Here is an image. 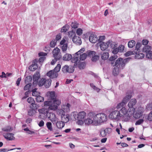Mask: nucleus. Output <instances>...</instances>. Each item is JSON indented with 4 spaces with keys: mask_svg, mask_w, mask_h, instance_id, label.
<instances>
[{
    "mask_svg": "<svg viewBox=\"0 0 152 152\" xmlns=\"http://www.w3.org/2000/svg\"><path fill=\"white\" fill-rule=\"evenodd\" d=\"M47 94L49 96L50 100L45 101L44 105L48 107L49 110H56L61 103V100L56 98L55 93L54 91L48 92Z\"/></svg>",
    "mask_w": 152,
    "mask_h": 152,
    "instance_id": "1",
    "label": "nucleus"
},
{
    "mask_svg": "<svg viewBox=\"0 0 152 152\" xmlns=\"http://www.w3.org/2000/svg\"><path fill=\"white\" fill-rule=\"evenodd\" d=\"M39 113V117L45 119L48 118L52 122H55L57 121L58 118L53 113H49L47 109L42 108L38 110Z\"/></svg>",
    "mask_w": 152,
    "mask_h": 152,
    "instance_id": "2",
    "label": "nucleus"
},
{
    "mask_svg": "<svg viewBox=\"0 0 152 152\" xmlns=\"http://www.w3.org/2000/svg\"><path fill=\"white\" fill-rule=\"evenodd\" d=\"M130 58H128L123 60L121 58H118L115 63V67L113 70V73L114 76L117 75L119 73V68L123 69L125 65L126 62L129 61Z\"/></svg>",
    "mask_w": 152,
    "mask_h": 152,
    "instance_id": "3",
    "label": "nucleus"
},
{
    "mask_svg": "<svg viewBox=\"0 0 152 152\" xmlns=\"http://www.w3.org/2000/svg\"><path fill=\"white\" fill-rule=\"evenodd\" d=\"M89 116L90 118L94 117L96 121L95 124L97 126L106 121L107 118V115L103 113H99L95 114L93 113H89Z\"/></svg>",
    "mask_w": 152,
    "mask_h": 152,
    "instance_id": "4",
    "label": "nucleus"
},
{
    "mask_svg": "<svg viewBox=\"0 0 152 152\" xmlns=\"http://www.w3.org/2000/svg\"><path fill=\"white\" fill-rule=\"evenodd\" d=\"M109 117L111 119L117 121L123 118V115L120 113V111L116 110L112 111L109 115Z\"/></svg>",
    "mask_w": 152,
    "mask_h": 152,
    "instance_id": "5",
    "label": "nucleus"
},
{
    "mask_svg": "<svg viewBox=\"0 0 152 152\" xmlns=\"http://www.w3.org/2000/svg\"><path fill=\"white\" fill-rule=\"evenodd\" d=\"M120 113H122V114L123 116V118L124 117V116L127 117L128 118H130L131 116L134 114L135 111V109L134 108H132V111L130 109L129 111V109L127 110L126 106L123 108H122L119 111Z\"/></svg>",
    "mask_w": 152,
    "mask_h": 152,
    "instance_id": "6",
    "label": "nucleus"
},
{
    "mask_svg": "<svg viewBox=\"0 0 152 152\" xmlns=\"http://www.w3.org/2000/svg\"><path fill=\"white\" fill-rule=\"evenodd\" d=\"M144 111V108L142 107H138L135 114H133L134 117L136 119L140 118L142 116Z\"/></svg>",
    "mask_w": 152,
    "mask_h": 152,
    "instance_id": "7",
    "label": "nucleus"
},
{
    "mask_svg": "<svg viewBox=\"0 0 152 152\" xmlns=\"http://www.w3.org/2000/svg\"><path fill=\"white\" fill-rule=\"evenodd\" d=\"M61 70L64 73H71L74 72V69L72 66L69 67L68 65H65L62 68Z\"/></svg>",
    "mask_w": 152,
    "mask_h": 152,
    "instance_id": "8",
    "label": "nucleus"
},
{
    "mask_svg": "<svg viewBox=\"0 0 152 152\" xmlns=\"http://www.w3.org/2000/svg\"><path fill=\"white\" fill-rule=\"evenodd\" d=\"M89 118H87L85 119L84 121V122L86 124L90 125L92 124V125L97 126L95 124V120L94 118V117H90L88 115Z\"/></svg>",
    "mask_w": 152,
    "mask_h": 152,
    "instance_id": "9",
    "label": "nucleus"
},
{
    "mask_svg": "<svg viewBox=\"0 0 152 152\" xmlns=\"http://www.w3.org/2000/svg\"><path fill=\"white\" fill-rule=\"evenodd\" d=\"M3 135L6 139L9 140H12L15 139L14 134L12 133H3Z\"/></svg>",
    "mask_w": 152,
    "mask_h": 152,
    "instance_id": "10",
    "label": "nucleus"
},
{
    "mask_svg": "<svg viewBox=\"0 0 152 152\" xmlns=\"http://www.w3.org/2000/svg\"><path fill=\"white\" fill-rule=\"evenodd\" d=\"M47 75L50 79H53L56 78L58 76V74L53 70H51L47 73Z\"/></svg>",
    "mask_w": 152,
    "mask_h": 152,
    "instance_id": "11",
    "label": "nucleus"
},
{
    "mask_svg": "<svg viewBox=\"0 0 152 152\" xmlns=\"http://www.w3.org/2000/svg\"><path fill=\"white\" fill-rule=\"evenodd\" d=\"M40 77V74L39 72H37L33 76V85L34 86L38 83V80Z\"/></svg>",
    "mask_w": 152,
    "mask_h": 152,
    "instance_id": "12",
    "label": "nucleus"
},
{
    "mask_svg": "<svg viewBox=\"0 0 152 152\" xmlns=\"http://www.w3.org/2000/svg\"><path fill=\"white\" fill-rule=\"evenodd\" d=\"M73 42L77 45H80L82 43L81 38L78 36H74L72 38Z\"/></svg>",
    "mask_w": 152,
    "mask_h": 152,
    "instance_id": "13",
    "label": "nucleus"
},
{
    "mask_svg": "<svg viewBox=\"0 0 152 152\" xmlns=\"http://www.w3.org/2000/svg\"><path fill=\"white\" fill-rule=\"evenodd\" d=\"M37 107L36 106L34 107H30V109L28 110V114L30 116H33L36 113V110Z\"/></svg>",
    "mask_w": 152,
    "mask_h": 152,
    "instance_id": "14",
    "label": "nucleus"
},
{
    "mask_svg": "<svg viewBox=\"0 0 152 152\" xmlns=\"http://www.w3.org/2000/svg\"><path fill=\"white\" fill-rule=\"evenodd\" d=\"M136 102V100L135 99H131L129 102L128 106L132 111V108H134L133 107L135 105Z\"/></svg>",
    "mask_w": 152,
    "mask_h": 152,
    "instance_id": "15",
    "label": "nucleus"
},
{
    "mask_svg": "<svg viewBox=\"0 0 152 152\" xmlns=\"http://www.w3.org/2000/svg\"><path fill=\"white\" fill-rule=\"evenodd\" d=\"M109 46V41L106 42H101L100 44L101 49L102 50H104L107 48Z\"/></svg>",
    "mask_w": 152,
    "mask_h": 152,
    "instance_id": "16",
    "label": "nucleus"
},
{
    "mask_svg": "<svg viewBox=\"0 0 152 152\" xmlns=\"http://www.w3.org/2000/svg\"><path fill=\"white\" fill-rule=\"evenodd\" d=\"M71 59V62L74 63V66L75 67H77L78 64L80 62V61L79 60L78 56H75Z\"/></svg>",
    "mask_w": 152,
    "mask_h": 152,
    "instance_id": "17",
    "label": "nucleus"
},
{
    "mask_svg": "<svg viewBox=\"0 0 152 152\" xmlns=\"http://www.w3.org/2000/svg\"><path fill=\"white\" fill-rule=\"evenodd\" d=\"M38 55L39 56H41L39 58V62H42L46 58L45 56L47 55V53H46L41 52L39 53Z\"/></svg>",
    "mask_w": 152,
    "mask_h": 152,
    "instance_id": "18",
    "label": "nucleus"
},
{
    "mask_svg": "<svg viewBox=\"0 0 152 152\" xmlns=\"http://www.w3.org/2000/svg\"><path fill=\"white\" fill-rule=\"evenodd\" d=\"M98 40V38L96 37V35L94 34H91L89 37V41L92 43L96 42Z\"/></svg>",
    "mask_w": 152,
    "mask_h": 152,
    "instance_id": "19",
    "label": "nucleus"
},
{
    "mask_svg": "<svg viewBox=\"0 0 152 152\" xmlns=\"http://www.w3.org/2000/svg\"><path fill=\"white\" fill-rule=\"evenodd\" d=\"M70 105L69 103H66L62 105L61 108L63 109L65 112H68L70 110Z\"/></svg>",
    "mask_w": 152,
    "mask_h": 152,
    "instance_id": "20",
    "label": "nucleus"
},
{
    "mask_svg": "<svg viewBox=\"0 0 152 152\" xmlns=\"http://www.w3.org/2000/svg\"><path fill=\"white\" fill-rule=\"evenodd\" d=\"M27 101L28 103L31 104L30 107H34L36 106V104H35V101L34 99L31 97L28 98L27 99Z\"/></svg>",
    "mask_w": 152,
    "mask_h": 152,
    "instance_id": "21",
    "label": "nucleus"
},
{
    "mask_svg": "<svg viewBox=\"0 0 152 152\" xmlns=\"http://www.w3.org/2000/svg\"><path fill=\"white\" fill-rule=\"evenodd\" d=\"M38 67L37 64L35 62H33L32 64L29 67V69L31 71H34Z\"/></svg>",
    "mask_w": 152,
    "mask_h": 152,
    "instance_id": "22",
    "label": "nucleus"
},
{
    "mask_svg": "<svg viewBox=\"0 0 152 152\" xmlns=\"http://www.w3.org/2000/svg\"><path fill=\"white\" fill-rule=\"evenodd\" d=\"M86 116V113L84 111L80 112L78 114V119H83L85 118Z\"/></svg>",
    "mask_w": 152,
    "mask_h": 152,
    "instance_id": "23",
    "label": "nucleus"
},
{
    "mask_svg": "<svg viewBox=\"0 0 152 152\" xmlns=\"http://www.w3.org/2000/svg\"><path fill=\"white\" fill-rule=\"evenodd\" d=\"M132 97L131 94H129L126 95L123 99L122 102L126 105L127 102L129 101Z\"/></svg>",
    "mask_w": 152,
    "mask_h": 152,
    "instance_id": "24",
    "label": "nucleus"
},
{
    "mask_svg": "<svg viewBox=\"0 0 152 152\" xmlns=\"http://www.w3.org/2000/svg\"><path fill=\"white\" fill-rule=\"evenodd\" d=\"M135 58H136L138 59H141L143 58L145 56V55L143 53H137L135 52Z\"/></svg>",
    "mask_w": 152,
    "mask_h": 152,
    "instance_id": "25",
    "label": "nucleus"
},
{
    "mask_svg": "<svg viewBox=\"0 0 152 152\" xmlns=\"http://www.w3.org/2000/svg\"><path fill=\"white\" fill-rule=\"evenodd\" d=\"M72 56L69 54L66 53L65 54L63 57V59L64 61H69L72 58Z\"/></svg>",
    "mask_w": 152,
    "mask_h": 152,
    "instance_id": "26",
    "label": "nucleus"
},
{
    "mask_svg": "<svg viewBox=\"0 0 152 152\" xmlns=\"http://www.w3.org/2000/svg\"><path fill=\"white\" fill-rule=\"evenodd\" d=\"M60 51V49L56 47L54 48L53 50V55L55 56L56 55H61Z\"/></svg>",
    "mask_w": 152,
    "mask_h": 152,
    "instance_id": "27",
    "label": "nucleus"
},
{
    "mask_svg": "<svg viewBox=\"0 0 152 152\" xmlns=\"http://www.w3.org/2000/svg\"><path fill=\"white\" fill-rule=\"evenodd\" d=\"M69 115L68 114H66L61 117V120L64 123H66L68 122L69 120Z\"/></svg>",
    "mask_w": 152,
    "mask_h": 152,
    "instance_id": "28",
    "label": "nucleus"
},
{
    "mask_svg": "<svg viewBox=\"0 0 152 152\" xmlns=\"http://www.w3.org/2000/svg\"><path fill=\"white\" fill-rule=\"evenodd\" d=\"M151 47L149 45H147L144 46L142 49V51L143 52L146 53H147L151 51Z\"/></svg>",
    "mask_w": 152,
    "mask_h": 152,
    "instance_id": "29",
    "label": "nucleus"
},
{
    "mask_svg": "<svg viewBox=\"0 0 152 152\" xmlns=\"http://www.w3.org/2000/svg\"><path fill=\"white\" fill-rule=\"evenodd\" d=\"M51 80L50 79H49L47 80L45 79L44 83L45 87L47 88H48L51 85Z\"/></svg>",
    "mask_w": 152,
    "mask_h": 152,
    "instance_id": "30",
    "label": "nucleus"
},
{
    "mask_svg": "<svg viewBox=\"0 0 152 152\" xmlns=\"http://www.w3.org/2000/svg\"><path fill=\"white\" fill-rule=\"evenodd\" d=\"M64 123L63 121H57L56 124L57 127L58 129H61L64 126Z\"/></svg>",
    "mask_w": 152,
    "mask_h": 152,
    "instance_id": "31",
    "label": "nucleus"
},
{
    "mask_svg": "<svg viewBox=\"0 0 152 152\" xmlns=\"http://www.w3.org/2000/svg\"><path fill=\"white\" fill-rule=\"evenodd\" d=\"M136 44V42L134 40L129 41L128 44V47L129 48H132Z\"/></svg>",
    "mask_w": 152,
    "mask_h": 152,
    "instance_id": "32",
    "label": "nucleus"
},
{
    "mask_svg": "<svg viewBox=\"0 0 152 152\" xmlns=\"http://www.w3.org/2000/svg\"><path fill=\"white\" fill-rule=\"evenodd\" d=\"M65 112L64 111L63 109H58L57 110V114L60 115L61 117L64 116L65 115Z\"/></svg>",
    "mask_w": 152,
    "mask_h": 152,
    "instance_id": "33",
    "label": "nucleus"
},
{
    "mask_svg": "<svg viewBox=\"0 0 152 152\" xmlns=\"http://www.w3.org/2000/svg\"><path fill=\"white\" fill-rule=\"evenodd\" d=\"M109 45L112 49H114L117 47V45L115 42H113L112 41L110 40L109 41Z\"/></svg>",
    "mask_w": 152,
    "mask_h": 152,
    "instance_id": "34",
    "label": "nucleus"
},
{
    "mask_svg": "<svg viewBox=\"0 0 152 152\" xmlns=\"http://www.w3.org/2000/svg\"><path fill=\"white\" fill-rule=\"evenodd\" d=\"M126 106V105L122 102L118 103L116 107L117 109H121L122 108Z\"/></svg>",
    "mask_w": 152,
    "mask_h": 152,
    "instance_id": "35",
    "label": "nucleus"
},
{
    "mask_svg": "<svg viewBox=\"0 0 152 152\" xmlns=\"http://www.w3.org/2000/svg\"><path fill=\"white\" fill-rule=\"evenodd\" d=\"M69 28V26L66 24L64 25L61 28V32H66Z\"/></svg>",
    "mask_w": 152,
    "mask_h": 152,
    "instance_id": "36",
    "label": "nucleus"
},
{
    "mask_svg": "<svg viewBox=\"0 0 152 152\" xmlns=\"http://www.w3.org/2000/svg\"><path fill=\"white\" fill-rule=\"evenodd\" d=\"M109 57V54L108 53H103L101 56V58L103 60L107 59Z\"/></svg>",
    "mask_w": 152,
    "mask_h": 152,
    "instance_id": "37",
    "label": "nucleus"
},
{
    "mask_svg": "<svg viewBox=\"0 0 152 152\" xmlns=\"http://www.w3.org/2000/svg\"><path fill=\"white\" fill-rule=\"evenodd\" d=\"M78 113L76 112H73L72 113L71 115L73 117V118H72L73 120H76L78 119Z\"/></svg>",
    "mask_w": 152,
    "mask_h": 152,
    "instance_id": "38",
    "label": "nucleus"
},
{
    "mask_svg": "<svg viewBox=\"0 0 152 152\" xmlns=\"http://www.w3.org/2000/svg\"><path fill=\"white\" fill-rule=\"evenodd\" d=\"M12 130V128L10 126H7L2 129V130L3 131L6 132H10Z\"/></svg>",
    "mask_w": 152,
    "mask_h": 152,
    "instance_id": "39",
    "label": "nucleus"
},
{
    "mask_svg": "<svg viewBox=\"0 0 152 152\" xmlns=\"http://www.w3.org/2000/svg\"><path fill=\"white\" fill-rule=\"evenodd\" d=\"M100 135L102 137H104L107 135V132L104 129H101L100 130Z\"/></svg>",
    "mask_w": 152,
    "mask_h": 152,
    "instance_id": "40",
    "label": "nucleus"
},
{
    "mask_svg": "<svg viewBox=\"0 0 152 152\" xmlns=\"http://www.w3.org/2000/svg\"><path fill=\"white\" fill-rule=\"evenodd\" d=\"M61 68V65L60 64H58L53 70L54 72L58 73L59 72Z\"/></svg>",
    "mask_w": 152,
    "mask_h": 152,
    "instance_id": "41",
    "label": "nucleus"
},
{
    "mask_svg": "<svg viewBox=\"0 0 152 152\" xmlns=\"http://www.w3.org/2000/svg\"><path fill=\"white\" fill-rule=\"evenodd\" d=\"M85 64L84 62H80L78 64L77 67L78 66L79 68L80 69H83L85 66Z\"/></svg>",
    "mask_w": 152,
    "mask_h": 152,
    "instance_id": "42",
    "label": "nucleus"
},
{
    "mask_svg": "<svg viewBox=\"0 0 152 152\" xmlns=\"http://www.w3.org/2000/svg\"><path fill=\"white\" fill-rule=\"evenodd\" d=\"M46 126L48 129L50 131H53L52 124L51 122H48L46 124Z\"/></svg>",
    "mask_w": 152,
    "mask_h": 152,
    "instance_id": "43",
    "label": "nucleus"
},
{
    "mask_svg": "<svg viewBox=\"0 0 152 152\" xmlns=\"http://www.w3.org/2000/svg\"><path fill=\"white\" fill-rule=\"evenodd\" d=\"M87 54L86 53H83L80 55V60L82 61L85 60L87 57Z\"/></svg>",
    "mask_w": 152,
    "mask_h": 152,
    "instance_id": "44",
    "label": "nucleus"
},
{
    "mask_svg": "<svg viewBox=\"0 0 152 152\" xmlns=\"http://www.w3.org/2000/svg\"><path fill=\"white\" fill-rule=\"evenodd\" d=\"M36 100L37 102H41L44 101V98L39 95L36 97Z\"/></svg>",
    "mask_w": 152,
    "mask_h": 152,
    "instance_id": "45",
    "label": "nucleus"
},
{
    "mask_svg": "<svg viewBox=\"0 0 152 152\" xmlns=\"http://www.w3.org/2000/svg\"><path fill=\"white\" fill-rule=\"evenodd\" d=\"M135 51H128L127 52L124 54L125 56H129L132 55H134L135 54Z\"/></svg>",
    "mask_w": 152,
    "mask_h": 152,
    "instance_id": "46",
    "label": "nucleus"
},
{
    "mask_svg": "<svg viewBox=\"0 0 152 152\" xmlns=\"http://www.w3.org/2000/svg\"><path fill=\"white\" fill-rule=\"evenodd\" d=\"M78 26V24L77 22L75 21L72 22L71 24L72 27L75 29L77 28Z\"/></svg>",
    "mask_w": 152,
    "mask_h": 152,
    "instance_id": "47",
    "label": "nucleus"
},
{
    "mask_svg": "<svg viewBox=\"0 0 152 152\" xmlns=\"http://www.w3.org/2000/svg\"><path fill=\"white\" fill-rule=\"evenodd\" d=\"M45 79L42 78L39 80L38 83V85L39 86H42L44 85L45 83Z\"/></svg>",
    "mask_w": 152,
    "mask_h": 152,
    "instance_id": "48",
    "label": "nucleus"
},
{
    "mask_svg": "<svg viewBox=\"0 0 152 152\" xmlns=\"http://www.w3.org/2000/svg\"><path fill=\"white\" fill-rule=\"evenodd\" d=\"M57 42L55 39L53 40L50 43V46L51 47L53 48L56 45Z\"/></svg>",
    "mask_w": 152,
    "mask_h": 152,
    "instance_id": "49",
    "label": "nucleus"
},
{
    "mask_svg": "<svg viewBox=\"0 0 152 152\" xmlns=\"http://www.w3.org/2000/svg\"><path fill=\"white\" fill-rule=\"evenodd\" d=\"M67 44H65L61 45V48L62 52H64L66 50H67Z\"/></svg>",
    "mask_w": 152,
    "mask_h": 152,
    "instance_id": "50",
    "label": "nucleus"
},
{
    "mask_svg": "<svg viewBox=\"0 0 152 152\" xmlns=\"http://www.w3.org/2000/svg\"><path fill=\"white\" fill-rule=\"evenodd\" d=\"M87 55L90 57H92L96 54L95 52L94 51H88L87 52Z\"/></svg>",
    "mask_w": 152,
    "mask_h": 152,
    "instance_id": "51",
    "label": "nucleus"
},
{
    "mask_svg": "<svg viewBox=\"0 0 152 152\" xmlns=\"http://www.w3.org/2000/svg\"><path fill=\"white\" fill-rule=\"evenodd\" d=\"M141 44L140 43H137L135 46V50L137 51L138 52H139L140 50V48L141 46Z\"/></svg>",
    "mask_w": 152,
    "mask_h": 152,
    "instance_id": "52",
    "label": "nucleus"
},
{
    "mask_svg": "<svg viewBox=\"0 0 152 152\" xmlns=\"http://www.w3.org/2000/svg\"><path fill=\"white\" fill-rule=\"evenodd\" d=\"M85 50V48H82L77 52L75 54L77 55H80L83 53L84 52Z\"/></svg>",
    "mask_w": 152,
    "mask_h": 152,
    "instance_id": "53",
    "label": "nucleus"
},
{
    "mask_svg": "<svg viewBox=\"0 0 152 152\" xmlns=\"http://www.w3.org/2000/svg\"><path fill=\"white\" fill-rule=\"evenodd\" d=\"M54 59L57 61L59 60L62 58V56L61 55H56V56L53 55Z\"/></svg>",
    "mask_w": 152,
    "mask_h": 152,
    "instance_id": "54",
    "label": "nucleus"
},
{
    "mask_svg": "<svg viewBox=\"0 0 152 152\" xmlns=\"http://www.w3.org/2000/svg\"><path fill=\"white\" fill-rule=\"evenodd\" d=\"M83 30L81 28H77L76 30V33L78 36H80L83 34Z\"/></svg>",
    "mask_w": 152,
    "mask_h": 152,
    "instance_id": "55",
    "label": "nucleus"
},
{
    "mask_svg": "<svg viewBox=\"0 0 152 152\" xmlns=\"http://www.w3.org/2000/svg\"><path fill=\"white\" fill-rule=\"evenodd\" d=\"M146 57L149 59H152V51H150L146 53Z\"/></svg>",
    "mask_w": 152,
    "mask_h": 152,
    "instance_id": "56",
    "label": "nucleus"
},
{
    "mask_svg": "<svg viewBox=\"0 0 152 152\" xmlns=\"http://www.w3.org/2000/svg\"><path fill=\"white\" fill-rule=\"evenodd\" d=\"M144 122V120L143 119H139L135 123L136 125H140L142 124Z\"/></svg>",
    "mask_w": 152,
    "mask_h": 152,
    "instance_id": "57",
    "label": "nucleus"
},
{
    "mask_svg": "<svg viewBox=\"0 0 152 152\" xmlns=\"http://www.w3.org/2000/svg\"><path fill=\"white\" fill-rule=\"evenodd\" d=\"M75 32L72 31L68 32V35L69 37H72L73 36H75Z\"/></svg>",
    "mask_w": 152,
    "mask_h": 152,
    "instance_id": "58",
    "label": "nucleus"
},
{
    "mask_svg": "<svg viewBox=\"0 0 152 152\" xmlns=\"http://www.w3.org/2000/svg\"><path fill=\"white\" fill-rule=\"evenodd\" d=\"M99 58L98 56L95 55L92 57V61H96L99 59Z\"/></svg>",
    "mask_w": 152,
    "mask_h": 152,
    "instance_id": "59",
    "label": "nucleus"
},
{
    "mask_svg": "<svg viewBox=\"0 0 152 152\" xmlns=\"http://www.w3.org/2000/svg\"><path fill=\"white\" fill-rule=\"evenodd\" d=\"M31 84L28 83L25 86L24 89L25 90H28L29 88H31Z\"/></svg>",
    "mask_w": 152,
    "mask_h": 152,
    "instance_id": "60",
    "label": "nucleus"
},
{
    "mask_svg": "<svg viewBox=\"0 0 152 152\" xmlns=\"http://www.w3.org/2000/svg\"><path fill=\"white\" fill-rule=\"evenodd\" d=\"M146 109L148 110H151L152 109V103L148 104H147Z\"/></svg>",
    "mask_w": 152,
    "mask_h": 152,
    "instance_id": "61",
    "label": "nucleus"
},
{
    "mask_svg": "<svg viewBox=\"0 0 152 152\" xmlns=\"http://www.w3.org/2000/svg\"><path fill=\"white\" fill-rule=\"evenodd\" d=\"M119 51L122 52L123 51L124 49V46L123 45H120L118 48Z\"/></svg>",
    "mask_w": 152,
    "mask_h": 152,
    "instance_id": "62",
    "label": "nucleus"
},
{
    "mask_svg": "<svg viewBox=\"0 0 152 152\" xmlns=\"http://www.w3.org/2000/svg\"><path fill=\"white\" fill-rule=\"evenodd\" d=\"M44 50L47 53H49L50 50V48L48 46H47L45 47L44 49Z\"/></svg>",
    "mask_w": 152,
    "mask_h": 152,
    "instance_id": "63",
    "label": "nucleus"
},
{
    "mask_svg": "<svg viewBox=\"0 0 152 152\" xmlns=\"http://www.w3.org/2000/svg\"><path fill=\"white\" fill-rule=\"evenodd\" d=\"M148 120L152 121V111L151 112L148 116Z\"/></svg>",
    "mask_w": 152,
    "mask_h": 152,
    "instance_id": "64",
    "label": "nucleus"
}]
</instances>
